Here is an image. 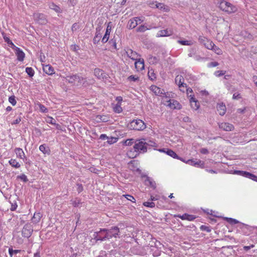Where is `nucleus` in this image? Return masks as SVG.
I'll list each match as a JSON object with an SVG mask.
<instances>
[{
  "label": "nucleus",
  "instance_id": "f257e3e1",
  "mask_svg": "<svg viewBox=\"0 0 257 257\" xmlns=\"http://www.w3.org/2000/svg\"><path fill=\"white\" fill-rule=\"evenodd\" d=\"M133 148L135 152L138 154H144L147 152L146 139L143 138L136 140Z\"/></svg>",
  "mask_w": 257,
  "mask_h": 257
},
{
  "label": "nucleus",
  "instance_id": "f03ea898",
  "mask_svg": "<svg viewBox=\"0 0 257 257\" xmlns=\"http://www.w3.org/2000/svg\"><path fill=\"white\" fill-rule=\"evenodd\" d=\"M219 7L222 11L228 14L233 13L237 11V8L234 6L225 1L219 3Z\"/></svg>",
  "mask_w": 257,
  "mask_h": 257
},
{
  "label": "nucleus",
  "instance_id": "7ed1b4c3",
  "mask_svg": "<svg viewBox=\"0 0 257 257\" xmlns=\"http://www.w3.org/2000/svg\"><path fill=\"white\" fill-rule=\"evenodd\" d=\"M102 231H104L108 240L113 237L116 238L120 232L119 228L117 226H112L110 228H103Z\"/></svg>",
  "mask_w": 257,
  "mask_h": 257
},
{
  "label": "nucleus",
  "instance_id": "20e7f679",
  "mask_svg": "<svg viewBox=\"0 0 257 257\" xmlns=\"http://www.w3.org/2000/svg\"><path fill=\"white\" fill-rule=\"evenodd\" d=\"M130 127L134 130L143 131L146 127V125L143 120L136 119L130 122Z\"/></svg>",
  "mask_w": 257,
  "mask_h": 257
},
{
  "label": "nucleus",
  "instance_id": "39448f33",
  "mask_svg": "<svg viewBox=\"0 0 257 257\" xmlns=\"http://www.w3.org/2000/svg\"><path fill=\"white\" fill-rule=\"evenodd\" d=\"M66 80L69 83L73 85H78V83H82V81L83 80V78L78 74H74L72 75H67L66 77Z\"/></svg>",
  "mask_w": 257,
  "mask_h": 257
},
{
  "label": "nucleus",
  "instance_id": "423d86ee",
  "mask_svg": "<svg viewBox=\"0 0 257 257\" xmlns=\"http://www.w3.org/2000/svg\"><path fill=\"white\" fill-rule=\"evenodd\" d=\"M102 229L103 228H100L99 231L94 232L93 239H94L96 242L97 241H103L108 240L106 233H104V231H102Z\"/></svg>",
  "mask_w": 257,
  "mask_h": 257
},
{
  "label": "nucleus",
  "instance_id": "0eeeda50",
  "mask_svg": "<svg viewBox=\"0 0 257 257\" xmlns=\"http://www.w3.org/2000/svg\"><path fill=\"white\" fill-rule=\"evenodd\" d=\"M33 231V227L31 223H28L23 227L22 234L24 237L29 238L31 236Z\"/></svg>",
  "mask_w": 257,
  "mask_h": 257
},
{
  "label": "nucleus",
  "instance_id": "6e6552de",
  "mask_svg": "<svg viewBox=\"0 0 257 257\" xmlns=\"http://www.w3.org/2000/svg\"><path fill=\"white\" fill-rule=\"evenodd\" d=\"M34 19L35 22L41 25L46 24L47 22L46 16L42 13H34Z\"/></svg>",
  "mask_w": 257,
  "mask_h": 257
},
{
  "label": "nucleus",
  "instance_id": "1a4fd4ad",
  "mask_svg": "<svg viewBox=\"0 0 257 257\" xmlns=\"http://www.w3.org/2000/svg\"><path fill=\"white\" fill-rule=\"evenodd\" d=\"M166 102L167 103H165V104L169 106L171 108L178 109H180L181 108V105L175 99H169L168 100H166Z\"/></svg>",
  "mask_w": 257,
  "mask_h": 257
},
{
  "label": "nucleus",
  "instance_id": "9d476101",
  "mask_svg": "<svg viewBox=\"0 0 257 257\" xmlns=\"http://www.w3.org/2000/svg\"><path fill=\"white\" fill-rule=\"evenodd\" d=\"M141 21V19L138 17H135L130 19L127 23V28L129 29H133L136 28L138 25V22H140ZM140 23L141 22H139V23Z\"/></svg>",
  "mask_w": 257,
  "mask_h": 257
},
{
  "label": "nucleus",
  "instance_id": "9b49d317",
  "mask_svg": "<svg viewBox=\"0 0 257 257\" xmlns=\"http://www.w3.org/2000/svg\"><path fill=\"white\" fill-rule=\"evenodd\" d=\"M186 163L193 166L199 167L201 168H203L204 167V163L201 160L196 161L193 159H190L188 160L186 162Z\"/></svg>",
  "mask_w": 257,
  "mask_h": 257
},
{
  "label": "nucleus",
  "instance_id": "f8f14e48",
  "mask_svg": "<svg viewBox=\"0 0 257 257\" xmlns=\"http://www.w3.org/2000/svg\"><path fill=\"white\" fill-rule=\"evenodd\" d=\"M190 97V103L191 107L194 110H197L199 108L200 105L199 103L197 100L194 97V95L191 94L189 96Z\"/></svg>",
  "mask_w": 257,
  "mask_h": 257
},
{
  "label": "nucleus",
  "instance_id": "ddd939ff",
  "mask_svg": "<svg viewBox=\"0 0 257 257\" xmlns=\"http://www.w3.org/2000/svg\"><path fill=\"white\" fill-rule=\"evenodd\" d=\"M142 177L146 178V179L145 180V185L150 186L153 189H155L156 188V183L153 179L147 175L142 176Z\"/></svg>",
  "mask_w": 257,
  "mask_h": 257
},
{
  "label": "nucleus",
  "instance_id": "4468645a",
  "mask_svg": "<svg viewBox=\"0 0 257 257\" xmlns=\"http://www.w3.org/2000/svg\"><path fill=\"white\" fill-rule=\"evenodd\" d=\"M219 127L225 131H231L234 129V126L228 122L220 123Z\"/></svg>",
  "mask_w": 257,
  "mask_h": 257
},
{
  "label": "nucleus",
  "instance_id": "2eb2a0df",
  "mask_svg": "<svg viewBox=\"0 0 257 257\" xmlns=\"http://www.w3.org/2000/svg\"><path fill=\"white\" fill-rule=\"evenodd\" d=\"M174 216L175 217H179L181 219H182V220H187L189 221H193L196 218L195 216H194L193 215L189 214L187 213H184V214H183L182 215H179V214L175 215Z\"/></svg>",
  "mask_w": 257,
  "mask_h": 257
},
{
  "label": "nucleus",
  "instance_id": "dca6fc26",
  "mask_svg": "<svg viewBox=\"0 0 257 257\" xmlns=\"http://www.w3.org/2000/svg\"><path fill=\"white\" fill-rule=\"evenodd\" d=\"M15 50V53L17 57V59L19 61H23L25 57V54L24 52L20 48L18 47H16Z\"/></svg>",
  "mask_w": 257,
  "mask_h": 257
},
{
  "label": "nucleus",
  "instance_id": "f3484780",
  "mask_svg": "<svg viewBox=\"0 0 257 257\" xmlns=\"http://www.w3.org/2000/svg\"><path fill=\"white\" fill-rule=\"evenodd\" d=\"M94 74L99 79H104L106 77L103 70L99 68H95L94 70Z\"/></svg>",
  "mask_w": 257,
  "mask_h": 257
},
{
  "label": "nucleus",
  "instance_id": "a211bd4d",
  "mask_svg": "<svg viewBox=\"0 0 257 257\" xmlns=\"http://www.w3.org/2000/svg\"><path fill=\"white\" fill-rule=\"evenodd\" d=\"M126 53L127 56L131 58V59H132L133 60H137L138 57L139 56H140L138 53L133 51L132 49H130L127 51H126Z\"/></svg>",
  "mask_w": 257,
  "mask_h": 257
},
{
  "label": "nucleus",
  "instance_id": "6ab92c4d",
  "mask_svg": "<svg viewBox=\"0 0 257 257\" xmlns=\"http://www.w3.org/2000/svg\"><path fill=\"white\" fill-rule=\"evenodd\" d=\"M111 23V22H109L107 26L105 33L103 36V37L102 39V42L103 43H105L109 39V36L110 35V33L111 29V27L109 26V24Z\"/></svg>",
  "mask_w": 257,
  "mask_h": 257
},
{
  "label": "nucleus",
  "instance_id": "aec40b11",
  "mask_svg": "<svg viewBox=\"0 0 257 257\" xmlns=\"http://www.w3.org/2000/svg\"><path fill=\"white\" fill-rule=\"evenodd\" d=\"M175 81L179 87H184V85H186V83L184 82V79L182 75H177L175 79Z\"/></svg>",
  "mask_w": 257,
  "mask_h": 257
},
{
  "label": "nucleus",
  "instance_id": "412c9836",
  "mask_svg": "<svg viewBox=\"0 0 257 257\" xmlns=\"http://www.w3.org/2000/svg\"><path fill=\"white\" fill-rule=\"evenodd\" d=\"M15 152L16 153L17 156L18 157H19L20 159H22L23 160L25 159L26 161H27V158L26 157L25 153L21 148H16L15 149Z\"/></svg>",
  "mask_w": 257,
  "mask_h": 257
},
{
  "label": "nucleus",
  "instance_id": "4be33fe9",
  "mask_svg": "<svg viewBox=\"0 0 257 257\" xmlns=\"http://www.w3.org/2000/svg\"><path fill=\"white\" fill-rule=\"evenodd\" d=\"M217 110L220 115H224L226 111L225 105L223 103L218 104L217 106Z\"/></svg>",
  "mask_w": 257,
  "mask_h": 257
},
{
  "label": "nucleus",
  "instance_id": "5701e85b",
  "mask_svg": "<svg viewBox=\"0 0 257 257\" xmlns=\"http://www.w3.org/2000/svg\"><path fill=\"white\" fill-rule=\"evenodd\" d=\"M150 89L155 94V95L158 96H162L163 93V90H162L160 87L156 86V85H152L150 87Z\"/></svg>",
  "mask_w": 257,
  "mask_h": 257
},
{
  "label": "nucleus",
  "instance_id": "b1692460",
  "mask_svg": "<svg viewBox=\"0 0 257 257\" xmlns=\"http://www.w3.org/2000/svg\"><path fill=\"white\" fill-rule=\"evenodd\" d=\"M101 38V34L100 33V29L99 28H96V33L95 36H94L93 39V42L94 44L98 43Z\"/></svg>",
  "mask_w": 257,
  "mask_h": 257
},
{
  "label": "nucleus",
  "instance_id": "393cba45",
  "mask_svg": "<svg viewBox=\"0 0 257 257\" xmlns=\"http://www.w3.org/2000/svg\"><path fill=\"white\" fill-rule=\"evenodd\" d=\"M43 70L47 74L50 75L55 73L54 69L50 65L43 66Z\"/></svg>",
  "mask_w": 257,
  "mask_h": 257
},
{
  "label": "nucleus",
  "instance_id": "a878e982",
  "mask_svg": "<svg viewBox=\"0 0 257 257\" xmlns=\"http://www.w3.org/2000/svg\"><path fill=\"white\" fill-rule=\"evenodd\" d=\"M42 217V215L40 212H35L32 218V221L34 223L36 224L40 221Z\"/></svg>",
  "mask_w": 257,
  "mask_h": 257
},
{
  "label": "nucleus",
  "instance_id": "bb28decb",
  "mask_svg": "<svg viewBox=\"0 0 257 257\" xmlns=\"http://www.w3.org/2000/svg\"><path fill=\"white\" fill-rule=\"evenodd\" d=\"M234 174H237L245 178H249L251 173L243 171L235 170Z\"/></svg>",
  "mask_w": 257,
  "mask_h": 257
},
{
  "label": "nucleus",
  "instance_id": "cd10ccee",
  "mask_svg": "<svg viewBox=\"0 0 257 257\" xmlns=\"http://www.w3.org/2000/svg\"><path fill=\"white\" fill-rule=\"evenodd\" d=\"M135 62V65L136 68L143 69L144 68V59H139Z\"/></svg>",
  "mask_w": 257,
  "mask_h": 257
},
{
  "label": "nucleus",
  "instance_id": "c85d7f7f",
  "mask_svg": "<svg viewBox=\"0 0 257 257\" xmlns=\"http://www.w3.org/2000/svg\"><path fill=\"white\" fill-rule=\"evenodd\" d=\"M49 8L54 10L57 13H61L62 12V9L54 3H52L49 5Z\"/></svg>",
  "mask_w": 257,
  "mask_h": 257
},
{
  "label": "nucleus",
  "instance_id": "c756f323",
  "mask_svg": "<svg viewBox=\"0 0 257 257\" xmlns=\"http://www.w3.org/2000/svg\"><path fill=\"white\" fill-rule=\"evenodd\" d=\"M156 7L157 9L164 12H168L169 11V7L163 3H157L156 4Z\"/></svg>",
  "mask_w": 257,
  "mask_h": 257
},
{
  "label": "nucleus",
  "instance_id": "7c9ffc66",
  "mask_svg": "<svg viewBox=\"0 0 257 257\" xmlns=\"http://www.w3.org/2000/svg\"><path fill=\"white\" fill-rule=\"evenodd\" d=\"M46 121L48 123L55 125L57 129H59L60 127V125L56 123L55 119L51 116H48Z\"/></svg>",
  "mask_w": 257,
  "mask_h": 257
},
{
  "label": "nucleus",
  "instance_id": "2f4dec72",
  "mask_svg": "<svg viewBox=\"0 0 257 257\" xmlns=\"http://www.w3.org/2000/svg\"><path fill=\"white\" fill-rule=\"evenodd\" d=\"M39 150L44 154H49L50 150L49 147H46L45 144H43L40 146Z\"/></svg>",
  "mask_w": 257,
  "mask_h": 257
},
{
  "label": "nucleus",
  "instance_id": "473e14b6",
  "mask_svg": "<svg viewBox=\"0 0 257 257\" xmlns=\"http://www.w3.org/2000/svg\"><path fill=\"white\" fill-rule=\"evenodd\" d=\"M238 227L242 230L244 234H247L245 230H249L251 228L249 225L242 223H240Z\"/></svg>",
  "mask_w": 257,
  "mask_h": 257
},
{
  "label": "nucleus",
  "instance_id": "72a5a7b5",
  "mask_svg": "<svg viewBox=\"0 0 257 257\" xmlns=\"http://www.w3.org/2000/svg\"><path fill=\"white\" fill-rule=\"evenodd\" d=\"M170 34L168 33V31L167 30H163L159 31L157 33V37H166L170 36Z\"/></svg>",
  "mask_w": 257,
  "mask_h": 257
},
{
  "label": "nucleus",
  "instance_id": "f704fd0d",
  "mask_svg": "<svg viewBox=\"0 0 257 257\" xmlns=\"http://www.w3.org/2000/svg\"><path fill=\"white\" fill-rule=\"evenodd\" d=\"M166 154L169 156L174 159L179 158V156L177 155V154L171 149H168V150H167Z\"/></svg>",
  "mask_w": 257,
  "mask_h": 257
},
{
  "label": "nucleus",
  "instance_id": "c9c22d12",
  "mask_svg": "<svg viewBox=\"0 0 257 257\" xmlns=\"http://www.w3.org/2000/svg\"><path fill=\"white\" fill-rule=\"evenodd\" d=\"M146 144L147 147V149H150L149 147H156L157 146V144L153 141L149 140L147 141L146 139Z\"/></svg>",
  "mask_w": 257,
  "mask_h": 257
},
{
  "label": "nucleus",
  "instance_id": "e433bc0d",
  "mask_svg": "<svg viewBox=\"0 0 257 257\" xmlns=\"http://www.w3.org/2000/svg\"><path fill=\"white\" fill-rule=\"evenodd\" d=\"M148 62L151 64H154L158 62V59L156 57L150 55L148 57Z\"/></svg>",
  "mask_w": 257,
  "mask_h": 257
},
{
  "label": "nucleus",
  "instance_id": "4c0bfd02",
  "mask_svg": "<svg viewBox=\"0 0 257 257\" xmlns=\"http://www.w3.org/2000/svg\"><path fill=\"white\" fill-rule=\"evenodd\" d=\"M113 111L119 113L122 111V108L121 107L120 104H117L114 105V106L113 107Z\"/></svg>",
  "mask_w": 257,
  "mask_h": 257
},
{
  "label": "nucleus",
  "instance_id": "58836bf2",
  "mask_svg": "<svg viewBox=\"0 0 257 257\" xmlns=\"http://www.w3.org/2000/svg\"><path fill=\"white\" fill-rule=\"evenodd\" d=\"M10 164L15 168H19L20 167V164L15 159H11L9 161Z\"/></svg>",
  "mask_w": 257,
  "mask_h": 257
},
{
  "label": "nucleus",
  "instance_id": "ea45409f",
  "mask_svg": "<svg viewBox=\"0 0 257 257\" xmlns=\"http://www.w3.org/2000/svg\"><path fill=\"white\" fill-rule=\"evenodd\" d=\"M148 75L149 78L151 80H154L156 78V74L154 73V71L153 69H150L149 70Z\"/></svg>",
  "mask_w": 257,
  "mask_h": 257
},
{
  "label": "nucleus",
  "instance_id": "a19ab883",
  "mask_svg": "<svg viewBox=\"0 0 257 257\" xmlns=\"http://www.w3.org/2000/svg\"><path fill=\"white\" fill-rule=\"evenodd\" d=\"M198 41L200 44H203L204 46H206L207 42H209L208 39L203 36H199Z\"/></svg>",
  "mask_w": 257,
  "mask_h": 257
},
{
  "label": "nucleus",
  "instance_id": "79ce46f5",
  "mask_svg": "<svg viewBox=\"0 0 257 257\" xmlns=\"http://www.w3.org/2000/svg\"><path fill=\"white\" fill-rule=\"evenodd\" d=\"M224 219L231 224H235L239 223L237 220L232 218L225 217Z\"/></svg>",
  "mask_w": 257,
  "mask_h": 257
},
{
  "label": "nucleus",
  "instance_id": "37998d69",
  "mask_svg": "<svg viewBox=\"0 0 257 257\" xmlns=\"http://www.w3.org/2000/svg\"><path fill=\"white\" fill-rule=\"evenodd\" d=\"M118 140V138L116 137H108L107 143L109 145H112L116 143Z\"/></svg>",
  "mask_w": 257,
  "mask_h": 257
},
{
  "label": "nucleus",
  "instance_id": "c03bdc74",
  "mask_svg": "<svg viewBox=\"0 0 257 257\" xmlns=\"http://www.w3.org/2000/svg\"><path fill=\"white\" fill-rule=\"evenodd\" d=\"M26 72L30 77H33L35 73L34 70L31 67H27Z\"/></svg>",
  "mask_w": 257,
  "mask_h": 257
},
{
  "label": "nucleus",
  "instance_id": "a18cd8bd",
  "mask_svg": "<svg viewBox=\"0 0 257 257\" xmlns=\"http://www.w3.org/2000/svg\"><path fill=\"white\" fill-rule=\"evenodd\" d=\"M150 28H147L146 26H145V25H141L140 26H139L137 29V31L138 32H145L146 30H150Z\"/></svg>",
  "mask_w": 257,
  "mask_h": 257
},
{
  "label": "nucleus",
  "instance_id": "49530a36",
  "mask_svg": "<svg viewBox=\"0 0 257 257\" xmlns=\"http://www.w3.org/2000/svg\"><path fill=\"white\" fill-rule=\"evenodd\" d=\"M71 202L72 205L75 207H78L81 203V201L78 198H76L74 200H71Z\"/></svg>",
  "mask_w": 257,
  "mask_h": 257
},
{
  "label": "nucleus",
  "instance_id": "de8ad7c7",
  "mask_svg": "<svg viewBox=\"0 0 257 257\" xmlns=\"http://www.w3.org/2000/svg\"><path fill=\"white\" fill-rule=\"evenodd\" d=\"M21 252V250L19 249H13L12 248H9V253L11 257L13 256L14 253L17 254Z\"/></svg>",
  "mask_w": 257,
  "mask_h": 257
},
{
  "label": "nucleus",
  "instance_id": "09e8293b",
  "mask_svg": "<svg viewBox=\"0 0 257 257\" xmlns=\"http://www.w3.org/2000/svg\"><path fill=\"white\" fill-rule=\"evenodd\" d=\"M200 229L202 231H204L207 232H210L211 230L210 227L208 226H206L202 225L200 226Z\"/></svg>",
  "mask_w": 257,
  "mask_h": 257
},
{
  "label": "nucleus",
  "instance_id": "8fccbe9b",
  "mask_svg": "<svg viewBox=\"0 0 257 257\" xmlns=\"http://www.w3.org/2000/svg\"><path fill=\"white\" fill-rule=\"evenodd\" d=\"M143 205L145 206L150 207V208H154L155 206V204L154 202L151 201V202H145L143 203Z\"/></svg>",
  "mask_w": 257,
  "mask_h": 257
},
{
  "label": "nucleus",
  "instance_id": "3c124183",
  "mask_svg": "<svg viewBox=\"0 0 257 257\" xmlns=\"http://www.w3.org/2000/svg\"><path fill=\"white\" fill-rule=\"evenodd\" d=\"M178 43L183 45H186V46H190L192 44V43L188 41H184V40H178Z\"/></svg>",
  "mask_w": 257,
  "mask_h": 257
},
{
  "label": "nucleus",
  "instance_id": "603ef678",
  "mask_svg": "<svg viewBox=\"0 0 257 257\" xmlns=\"http://www.w3.org/2000/svg\"><path fill=\"white\" fill-rule=\"evenodd\" d=\"M9 101L13 105L15 106L17 103V101L15 99V96L14 95H12L9 98Z\"/></svg>",
  "mask_w": 257,
  "mask_h": 257
},
{
  "label": "nucleus",
  "instance_id": "864d4df0",
  "mask_svg": "<svg viewBox=\"0 0 257 257\" xmlns=\"http://www.w3.org/2000/svg\"><path fill=\"white\" fill-rule=\"evenodd\" d=\"M123 196L127 200L131 201L132 202L135 203L136 202L135 198L132 195L128 194L123 195Z\"/></svg>",
  "mask_w": 257,
  "mask_h": 257
},
{
  "label": "nucleus",
  "instance_id": "5fc2aeb1",
  "mask_svg": "<svg viewBox=\"0 0 257 257\" xmlns=\"http://www.w3.org/2000/svg\"><path fill=\"white\" fill-rule=\"evenodd\" d=\"M39 109L41 112H47L48 110V109L44 106V105L39 103L38 104Z\"/></svg>",
  "mask_w": 257,
  "mask_h": 257
},
{
  "label": "nucleus",
  "instance_id": "6e6d98bb",
  "mask_svg": "<svg viewBox=\"0 0 257 257\" xmlns=\"http://www.w3.org/2000/svg\"><path fill=\"white\" fill-rule=\"evenodd\" d=\"M135 141L133 139H127L125 141L124 144L126 146H131L133 144H135Z\"/></svg>",
  "mask_w": 257,
  "mask_h": 257
},
{
  "label": "nucleus",
  "instance_id": "4d7b16f0",
  "mask_svg": "<svg viewBox=\"0 0 257 257\" xmlns=\"http://www.w3.org/2000/svg\"><path fill=\"white\" fill-rule=\"evenodd\" d=\"M10 203L11 204V207L10 208V210L11 211L16 210L18 207L17 202L16 201H14V202H12L11 201H10Z\"/></svg>",
  "mask_w": 257,
  "mask_h": 257
},
{
  "label": "nucleus",
  "instance_id": "13d9d810",
  "mask_svg": "<svg viewBox=\"0 0 257 257\" xmlns=\"http://www.w3.org/2000/svg\"><path fill=\"white\" fill-rule=\"evenodd\" d=\"M214 46L215 45L214 44V43H212V42H210L209 41V42L207 43L205 47L208 49L213 50Z\"/></svg>",
  "mask_w": 257,
  "mask_h": 257
},
{
  "label": "nucleus",
  "instance_id": "bf43d9fd",
  "mask_svg": "<svg viewBox=\"0 0 257 257\" xmlns=\"http://www.w3.org/2000/svg\"><path fill=\"white\" fill-rule=\"evenodd\" d=\"M213 50L215 52V53H216L218 55H221L222 54V50L219 47L216 46L215 45L214 46Z\"/></svg>",
  "mask_w": 257,
  "mask_h": 257
},
{
  "label": "nucleus",
  "instance_id": "052dcab7",
  "mask_svg": "<svg viewBox=\"0 0 257 257\" xmlns=\"http://www.w3.org/2000/svg\"><path fill=\"white\" fill-rule=\"evenodd\" d=\"M225 73V71L218 70L215 72L214 75L217 77H220L223 75Z\"/></svg>",
  "mask_w": 257,
  "mask_h": 257
},
{
  "label": "nucleus",
  "instance_id": "680f3d73",
  "mask_svg": "<svg viewBox=\"0 0 257 257\" xmlns=\"http://www.w3.org/2000/svg\"><path fill=\"white\" fill-rule=\"evenodd\" d=\"M127 79L130 81H136L139 80V78L135 75H131Z\"/></svg>",
  "mask_w": 257,
  "mask_h": 257
},
{
  "label": "nucleus",
  "instance_id": "e2e57ef3",
  "mask_svg": "<svg viewBox=\"0 0 257 257\" xmlns=\"http://www.w3.org/2000/svg\"><path fill=\"white\" fill-rule=\"evenodd\" d=\"M97 118H99L102 122H106L108 121L107 118L104 115H97Z\"/></svg>",
  "mask_w": 257,
  "mask_h": 257
},
{
  "label": "nucleus",
  "instance_id": "0e129e2a",
  "mask_svg": "<svg viewBox=\"0 0 257 257\" xmlns=\"http://www.w3.org/2000/svg\"><path fill=\"white\" fill-rule=\"evenodd\" d=\"M241 98V97L240 94L239 93H235L233 94V96H232L233 99L238 100Z\"/></svg>",
  "mask_w": 257,
  "mask_h": 257
},
{
  "label": "nucleus",
  "instance_id": "69168bd1",
  "mask_svg": "<svg viewBox=\"0 0 257 257\" xmlns=\"http://www.w3.org/2000/svg\"><path fill=\"white\" fill-rule=\"evenodd\" d=\"M218 63L217 62H211L210 63H209L208 65V67H216L218 65Z\"/></svg>",
  "mask_w": 257,
  "mask_h": 257
},
{
  "label": "nucleus",
  "instance_id": "338daca9",
  "mask_svg": "<svg viewBox=\"0 0 257 257\" xmlns=\"http://www.w3.org/2000/svg\"><path fill=\"white\" fill-rule=\"evenodd\" d=\"M79 29V26L77 23H74L72 25L71 30L73 32L76 31Z\"/></svg>",
  "mask_w": 257,
  "mask_h": 257
},
{
  "label": "nucleus",
  "instance_id": "774afa93",
  "mask_svg": "<svg viewBox=\"0 0 257 257\" xmlns=\"http://www.w3.org/2000/svg\"><path fill=\"white\" fill-rule=\"evenodd\" d=\"M19 178L21 179V180H23L25 182L28 181L27 177L25 174H22V175L20 176Z\"/></svg>",
  "mask_w": 257,
  "mask_h": 257
}]
</instances>
